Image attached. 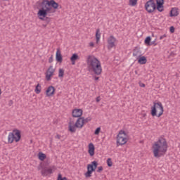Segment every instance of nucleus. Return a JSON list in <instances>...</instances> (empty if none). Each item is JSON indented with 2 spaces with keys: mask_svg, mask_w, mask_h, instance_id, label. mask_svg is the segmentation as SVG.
<instances>
[{
  "mask_svg": "<svg viewBox=\"0 0 180 180\" xmlns=\"http://www.w3.org/2000/svg\"><path fill=\"white\" fill-rule=\"evenodd\" d=\"M86 63L89 72H93L95 75H101L102 74V65L96 57L92 55L88 56Z\"/></svg>",
  "mask_w": 180,
  "mask_h": 180,
  "instance_id": "1",
  "label": "nucleus"
},
{
  "mask_svg": "<svg viewBox=\"0 0 180 180\" xmlns=\"http://www.w3.org/2000/svg\"><path fill=\"white\" fill-rule=\"evenodd\" d=\"M153 155L155 158H160L165 155L168 150V143L164 138H160L153 145Z\"/></svg>",
  "mask_w": 180,
  "mask_h": 180,
  "instance_id": "2",
  "label": "nucleus"
},
{
  "mask_svg": "<svg viewBox=\"0 0 180 180\" xmlns=\"http://www.w3.org/2000/svg\"><path fill=\"white\" fill-rule=\"evenodd\" d=\"M58 3L56 2L54 0H43L41 3H39L38 5V8H43L44 9H49V12L51 13H54L56 12L55 10L53 9H58Z\"/></svg>",
  "mask_w": 180,
  "mask_h": 180,
  "instance_id": "3",
  "label": "nucleus"
},
{
  "mask_svg": "<svg viewBox=\"0 0 180 180\" xmlns=\"http://www.w3.org/2000/svg\"><path fill=\"white\" fill-rule=\"evenodd\" d=\"M164 113V106L162 103L158 101V103H153V105L151 107L150 115L151 116H157V117H161Z\"/></svg>",
  "mask_w": 180,
  "mask_h": 180,
  "instance_id": "4",
  "label": "nucleus"
},
{
  "mask_svg": "<svg viewBox=\"0 0 180 180\" xmlns=\"http://www.w3.org/2000/svg\"><path fill=\"white\" fill-rule=\"evenodd\" d=\"M22 139V134L20 130L15 129L13 130V132H10L8 136V143L12 144L13 141L15 143H19Z\"/></svg>",
  "mask_w": 180,
  "mask_h": 180,
  "instance_id": "5",
  "label": "nucleus"
},
{
  "mask_svg": "<svg viewBox=\"0 0 180 180\" xmlns=\"http://www.w3.org/2000/svg\"><path fill=\"white\" fill-rule=\"evenodd\" d=\"M68 126L69 131H70V133H75L77 129H82L84 127V122L82 117H78L75 124L74 121L70 119Z\"/></svg>",
  "mask_w": 180,
  "mask_h": 180,
  "instance_id": "6",
  "label": "nucleus"
},
{
  "mask_svg": "<svg viewBox=\"0 0 180 180\" xmlns=\"http://www.w3.org/2000/svg\"><path fill=\"white\" fill-rule=\"evenodd\" d=\"M49 11H50V8L44 9L43 8L39 7V9L37 13L39 19H40V20H43L44 22H45L46 25H49L51 21V18L47 17V15L49 13H51Z\"/></svg>",
  "mask_w": 180,
  "mask_h": 180,
  "instance_id": "7",
  "label": "nucleus"
},
{
  "mask_svg": "<svg viewBox=\"0 0 180 180\" xmlns=\"http://www.w3.org/2000/svg\"><path fill=\"white\" fill-rule=\"evenodd\" d=\"M127 134L124 130H120L119 134L117 136V147L119 146H124L127 143Z\"/></svg>",
  "mask_w": 180,
  "mask_h": 180,
  "instance_id": "8",
  "label": "nucleus"
},
{
  "mask_svg": "<svg viewBox=\"0 0 180 180\" xmlns=\"http://www.w3.org/2000/svg\"><path fill=\"white\" fill-rule=\"evenodd\" d=\"M145 9L148 13H153L157 9V5L154 0H149L145 4Z\"/></svg>",
  "mask_w": 180,
  "mask_h": 180,
  "instance_id": "9",
  "label": "nucleus"
},
{
  "mask_svg": "<svg viewBox=\"0 0 180 180\" xmlns=\"http://www.w3.org/2000/svg\"><path fill=\"white\" fill-rule=\"evenodd\" d=\"M108 50H111L113 49L116 45L115 43L116 42V38L113 35H110V37L108 39Z\"/></svg>",
  "mask_w": 180,
  "mask_h": 180,
  "instance_id": "10",
  "label": "nucleus"
},
{
  "mask_svg": "<svg viewBox=\"0 0 180 180\" xmlns=\"http://www.w3.org/2000/svg\"><path fill=\"white\" fill-rule=\"evenodd\" d=\"M165 0H156V8L158 12H164Z\"/></svg>",
  "mask_w": 180,
  "mask_h": 180,
  "instance_id": "11",
  "label": "nucleus"
},
{
  "mask_svg": "<svg viewBox=\"0 0 180 180\" xmlns=\"http://www.w3.org/2000/svg\"><path fill=\"white\" fill-rule=\"evenodd\" d=\"M41 174L42 176H47V175H51V174H53V168L42 167Z\"/></svg>",
  "mask_w": 180,
  "mask_h": 180,
  "instance_id": "12",
  "label": "nucleus"
},
{
  "mask_svg": "<svg viewBox=\"0 0 180 180\" xmlns=\"http://www.w3.org/2000/svg\"><path fill=\"white\" fill-rule=\"evenodd\" d=\"M54 94H56V88L53 86H49L46 91V96H53Z\"/></svg>",
  "mask_w": 180,
  "mask_h": 180,
  "instance_id": "13",
  "label": "nucleus"
},
{
  "mask_svg": "<svg viewBox=\"0 0 180 180\" xmlns=\"http://www.w3.org/2000/svg\"><path fill=\"white\" fill-rule=\"evenodd\" d=\"M82 109H74L72 112V115L73 117H82L81 116H82Z\"/></svg>",
  "mask_w": 180,
  "mask_h": 180,
  "instance_id": "14",
  "label": "nucleus"
},
{
  "mask_svg": "<svg viewBox=\"0 0 180 180\" xmlns=\"http://www.w3.org/2000/svg\"><path fill=\"white\" fill-rule=\"evenodd\" d=\"M98 168V162L93 161L91 164H89L87 165V169H89L90 171H92L94 172V171Z\"/></svg>",
  "mask_w": 180,
  "mask_h": 180,
  "instance_id": "15",
  "label": "nucleus"
},
{
  "mask_svg": "<svg viewBox=\"0 0 180 180\" xmlns=\"http://www.w3.org/2000/svg\"><path fill=\"white\" fill-rule=\"evenodd\" d=\"M56 60L57 63H63V55H61V51H60V49H58L56 51Z\"/></svg>",
  "mask_w": 180,
  "mask_h": 180,
  "instance_id": "16",
  "label": "nucleus"
},
{
  "mask_svg": "<svg viewBox=\"0 0 180 180\" xmlns=\"http://www.w3.org/2000/svg\"><path fill=\"white\" fill-rule=\"evenodd\" d=\"M88 153L90 157H94V155H95V146L94 145V143H90L89 144Z\"/></svg>",
  "mask_w": 180,
  "mask_h": 180,
  "instance_id": "17",
  "label": "nucleus"
},
{
  "mask_svg": "<svg viewBox=\"0 0 180 180\" xmlns=\"http://www.w3.org/2000/svg\"><path fill=\"white\" fill-rule=\"evenodd\" d=\"M179 15V12L178 11L177 8H172L169 13V17L174 18V16H178Z\"/></svg>",
  "mask_w": 180,
  "mask_h": 180,
  "instance_id": "18",
  "label": "nucleus"
},
{
  "mask_svg": "<svg viewBox=\"0 0 180 180\" xmlns=\"http://www.w3.org/2000/svg\"><path fill=\"white\" fill-rule=\"evenodd\" d=\"M77 60H79V56L77 53H73L70 57V61L72 65H75V61H77Z\"/></svg>",
  "mask_w": 180,
  "mask_h": 180,
  "instance_id": "19",
  "label": "nucleus"
},
{
  "mask_svg": "<svg viewBox=\"0 0 180 180\" xmlns=\"http://www.w3.org/2000/svg\"><path fill=\"white\" fill-rule=\"evenodd\" d=\"M139 64H146L147 63V58L146 56H141V55H139V58L138 59Z\"/></svg>",
  "mask_w": 180,
  "mask_h": 180,
  "instance_id": "20",
  "label": "nucleus"
},
{
  "mask_svg": "<svg viewBox=\"0 0 180 180\" xmlns=\"http://www.w3.org/2000/svg\"><path fill=\"white\" fill-rule=\"evenodd\" d=\"M54 71L53 70L52 72H46V81H51V77L54 75Z\"/></svg>",
  "mask_w": 180,
  "mask_h": 180,
  "instance_id": "21",
  "label": "nucleus"
},
{
  "mask_svg": "<svg viewBox=\"0 0 180 180\" xmlns=\"http://www.w3.org/2000/svg\"><path fill=\"white\" fill-rule=\"evenodd\" d=\"M99 40H101V30L97 29L96 32V43H99Z\"/></svg>",
  "mask_w": 180,
  "mask_h": 180,
  "instance_id": "22",
  "label": "nucleus"
},
{
  "mask_svg": "<svg viewBox=\"0 0 180 180\" xmlns=\"http://www.w3.org/2000/svg\"><path fill=\"white\" fill-rule=\"evenodd\" d=\"M38 158L40 161H44V160H46V154L42 152H39L38 154Z\"/></svg>",
  "mask_w": 180,
  "mask_h": 180,
  "instance_id": "23",
  "label": "nucleus"
},
{
  "mask_svg": "<svg viewBox=\"0 0 180 180\" xmlns=\"http://www.w3.org/2000/svg\"><path fill=\"white\" fill-rule=\"evenodd\" d=\"M34 92H35V94H37V95H39V94H40V92H41V86H40V84H38L36 86Z\"/></svg>",
  "mask_w": 180,
  "mask_h": 180,
  "instance_id": "24",
  "label": "nucleus"
},
{
  "mask_svg": "<svg viewBox=\"0 0 180 180\" xmlns=\"http://www.w3.org/2000/svg\"><path fill=\"white\" fill-rule=\"evenodd\" d=\"M144 43L146 46H151V37L148 36L145 39Z\"/></svg>",
  "mask_w": 180,
  "mask_h": 180,
  "instance_id": "25",
  "label": "nucleus"
},
{
  "mask_svg": "<svg viewBox=\"0 0 180 180\" xmlns=\"http://www.w3.org/2000/svg\"><path fill=\"white\" fill-rule=\"evenodd\" d=\"M82 120L83 122V124H85L86 123H88V122H91L92 120V117H88L86 118L82 117Z\"/></svg>",
  "mask_w": 180,
  "mask_h": 180,
  "instance_id": "26",
  "label": "nucleus"
},
{
  "mask_svg": "<svg viewBox=\"0 0 180 180\" xmlns=\"http://www.w3.org/2000/svg\"><path fill=\"white\" fill-rule=\"evenodd\" d=\"M92 172H94L92 170L87 169V172L84 174L85 177L91 178V176H92Z\"/></svg>",
  "mask_w": 180,
  "mask_h": 180,
  "instance_id": "27",
  "label": "nucleus"
},
{
  "mask_svg": "<svg viewBox=\"0 0 180 180\" xmlns=\"http://www.w3.org/2000/svg\"><path fill=\"white\" fill-rule=\"evenodd\" d=\"M58 77L59 78H63V77H64V70L63 69H59V72H58Z\"/></svg>",
  "mask_w": 180,
  "mask_h": 180,
  "instance_id": "28",
  "label": "nucleus"
},
{
  "mask_svg": "<svg viewBox=\"0 0 180 180\" xmlns=\"http://www.w3.org/2000/svg\"><path fill=\"white\" fill-rule=\"evenodd\" d=\"M137 1L138 0H129V4L131 6H136V5H137Z\"/></svg>",
  "mask_w": 180,
  "mask_h": 180,
  "instance_id": "29",
  "label": "nucleus"
},
{
  "mask_svg": "<svg viewBox=\"0 0 180 180\" xmlns=\"http://www.w3.org/2000/svg\"><path fill=\"white\" fill-rule=\"evenodd\" d=\"M52 71H53V72H56V68H53V65H50L49 68L47 69L46 72H52Z\"/></svg>",
  "mask_w": 180,
  "mask_h": 180,
  "instance_id": "30",
  "label": "nucleus"
},
{
  "mask_svg": "<svg viewBox=\"0 0 180 180\" xmlns=\"http://www.w3.org/2000/svg\"><path fill=\"white\" fill-rule=\"evenodd\" d=\"M57 180H68V179L67 177H63L61 174H58Z\"/></svg>",
  "mask_w": 180,
  "mask_h": 180,
  "instance_id": "31",
  "label": "nucleus"
},
{
  "mask_svg": "<svg viewBox=\"0 0 180 180\" xmlns=\"http://www.w3.org/2000/svg\"><path fill=\"white\" fill-rule=\"evenodd\" d=\"M107 165H108V167H112V165H113V162H112L111 158H108L107 160Z\"/></svg>",
  "mask_w": 180,
  "mask_h": 180,
  "instance_id": "32",
  "label": "nucleus"
},
{
  "mask_svg": "<svg viewBox=\"0 0 180 180\" xmlns=\"http://www.w3.org/2000/svg\"><path fill=\"white\" fill-rule=\"evenodd\" d=\"M99 133H101V127H98L95 131H94V134H96V136H98V134H99Z\"/></svg>",
  "mask_w": 180,
  "mask_h": 180,
  "instance_id": "33",
  "label": "nucleus"
},
{
  "mask_svg": "<svg viewBox=\"0 0 180 180\" xmlns=\"http://www.w3.org/2000/svg\"><path fill=\"white\" fill-rule=\"evenodd\" d=\"M169 32L170 33H175V27L174 26H171L169 27Z\"/></svg>",
  "mask_w": 180,
  "mask_h": 180,
  "instance_id": "34",
  "label": "nucleus"
},
{
  "mask_svg": "<svg viewBox=\"0 0 180 180\" xmlns=\"http://www.w3.org/2000/svg\"><path fill=\"white\" fill-rule=\"evenodd\" d=\"M133 56H134V57H137V56H139V51H136V49H134Z\"/></svg>",
  "mask_w": 180,
  "mask_h": 180,
  "instance_id": "35",
  "label": "nucleus"
},
{
  "mask_svg": "<svg viewBox=\"0 0 180 180\" xmlns=\"http://www.w3.org/2000/svg\"><path fill=\"white\" fill-rule=\"evenodd\" d=\"M53 55H51V57L49 58V63H50V64H51V63H53Z\"/></svg>",
  "mask_w": 180,
  "mask_h": 180,
  "instance_id": "36",
  "label": "nucleus"
},
{
  "mask_svg": "<svg viewBox=\"0 0 180 180\" xmlns=\"http://www.w3.org/2000/svg\"><path fill=\"white\" fill-rule=\"evenodd\" d=\"M101 171H103V167L100 166L98 167L97 172L101 173Z\"/></svg>",
  "mask_w": 180,
  "mask_h": 180,
  "instance_id": "37",
  "label": "nucleus"
},
{
  "mask_svg": "<svg viewBox=\"0 0 180 180\" xmlns=\"http://www.w3.org/2000/svg\"><path fill=\"white\" fill-rule=\"evenodd\" d=\"M139 86H141V88H146V84L144 83L139 82Z\"/></svg>",
  "mask_w": 180,
  "mask_h": 180,
  "instance_id": "38",
  "label": "nucleus"
},
{
  "mask_svg": "<svg viewBox=\"0 0 180 180\" xmlns=\"http://www.w3.org/2000/svg\"><path fill=\"white\" fill-rule=\"evenodd\" d=\"M164 37H167V34H165L160 36V40H162V39H163Z\"/></svg>",
  "mask_w": 180,
  "mask_h": 180,
  "instance_id": "39",
  "label": "nucleus"
},
{
  "mask_svg": "<svg viewBox=\"0 0 180 180\" xmlns=\"http://www.w3.org/2000/svg\"><path fill=\"white\" fill-rule=\"evenodd\" d=\"M96 102H101V96L96 97Z\"/></svg>",
  "mask_w": 180,
  "mask_h": 180,
  "instance_id": "40",
  "label": "nucleus"
},
{
  "mask_svg": "<svg viewBox=\"0 0 180 180\" xmlns=\"http://www.w3.org/2000/svg\"><path fill=\"white\" fill-rule=\"evenodd\" d=\"M55 139H58V140H60V139H61V135L57 134V135L55 136Z\"/></svg>",
  "mask_w": 180,
  "mask_h": 180,
  "instance_id": "41",
  "label": "nucleus"
},
{
  "mask_svg": "<svg viewBox=\"0 0 180 180\" xmlns=\"http://www.w3.org/2000/svg\"><path fill=\"white\" fill-rule=\"evenodd\" d=\"M153 44L154 46H157V43H155V41H150V46H153Z\"/></svg>",
  "mask_w": 180,
  "mask_h": 180,
  "instance_id": "42",
  "label": "nucleus"
},
{
  "mask_svg": "<svg viewBox=\"0 0 180 180\" xmlns=\"http://www.w3.org/2000/svg\"><path fill=\"white\" fill-rule=\"evenodd\" d=\"M89 46H90V47H94L95 46V44H94V42H90Z\"/></svg>",
  "mask_w": 180,
  "mask_h": 180,
  "instance_id": "43",
  "label": "nucleus"
},
{
  "mask_svg": "<svg viewBox=\"0 0 180 180\" xmlns=\"http://www.w3.org/2000/svg\"><path fill=\"white\" fill-rule=\"evenodd\" d=\"M47 25H48L47 22H46V24H43L42 26L43 27H47Z\"/></svg>",
  "mask_w": 180,
  "mask_h": 180,
  "instance_id": "44",
  "label": "nucleus"
},
{
  "mask_svg": "<svg viewBox=\"0 0 180 180\" xmlns=\"http://www.w3.org/2000/svg\"><path fill=\"white\" fill-rule=\"evenodd\" d=\"M94 79H95V81H98V79H99V77H94Z\"/></svg>",
  "mask_w": 180,
  "mask_h": 180,
  "instance_id": "45",
  "label": "nucleus"
},
{
  "mask_svg": "<svg viewBox=\"0 0 180 180\" xmlns=\"http://www.w3.org/2000/svg\"><path fill=\"white\" fill-rule=\"evenodd\" d=\"M41 169V167H38V169H39V171H40V169Z\"/></svg>",
  "mask_w": 180,
  "mask_h": 180,
  "instance_id": "46",
  "label": "nucleus"
},
{
  "mask_svg": "<svg viewBox=\"0 0 180 180\" xmlns=\"http://www.w3.org/2000/svg\"><path fill=\"white\" fill-rule=\"evenodd\" d=\"M135 74L137 75V74H139L138 73V72H137V70H135Z\"/></svg>",
  "mask_w": 180,
  "mask_h": 180,
  "instance_id": "47",
  "label": "nucleus"
},
{
  "mask_svg": "<svg viewBox=\"0 0 180 180\" xmlns=\"http://www.w3.org/2000/svg\"><path fill=\"white\" fill-rule=\"evenodd\" d=\"M1 94H2V91L0 89V96H1Z\"/></svg>",
  "mask_w": 180,
  "mask_h": 180,
  "instance_id": "48",
  "label": "nucleus"
},
{
  "mask_svg": "<svg viewBox=\"0 0 180 180\" xmlns=\"http://www.w3.org/2000/svg\"><path fill=\"white\" fill-rule=\"evenodd\" d=\"M52 168H53V169H54V168H56V167H55V166H53V167H52Z\"/></svg>",
  "mask_w": 180,
  "mask_h": 180,
  "instance_id": "49",
  "label": "nucleus"
},
{
  "mask_svg": "<svg viewBox=\"0 0 180 180\" xmlns=\"http://www.w3.org/2000/svg\"><path fill=\"white\" fill-rule=\"evenodd\" d=\"M146 114H144V115H143V117H146Z\"/></svg>",
  "mask_w": 180,
  "mask_h": 180,
  "instance_id": "50",
  "label": "nucleus"
},
{
  "mask_svg": "<svg viewBox=\"0 0 180 180\" xmlns=\"http://www.w3.org/2000/svg\"><path fill=\"white\" fill-rule=\"evenodd\" d=\"M3 1H9V0H3Z\"/></svg>",
  "mask_w": 180,
  "mask_h": 180,
  "instance_id": "51",
  "label": "nucleus"
}]
</instances>
